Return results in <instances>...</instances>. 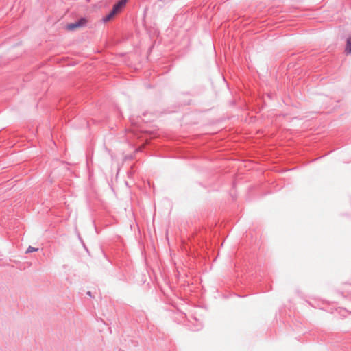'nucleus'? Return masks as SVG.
I'll use <instances>...</instances> for the list:
<instances>
[{"label":"nucleus","mask_w":351,"mask_h":351,"mask_svg":"<svg viewBox=\"0 0 351 351\" xmlns=\"http://www.w3.org/2000/svg\"><path fill=\"white\" fill-rule=\"evenodd\" d=\"M87 23V19L85 17H81L77 21L71 23H69L66 25V29L69 31H73L77 28L83 27L86 26Z\"/></svg>","instance_id":"obj_1"},{"label":"nucleus","mask_w":351,"mask_h":351,"mask_svg":"<svg viewBox=\"0 0 351 351\" xmlns=\"http://www.w3.org/2000/svg\"><path fill=\"white\" fill-rule=\"evenodd\" d=\"M127 1L128 0H119L113 5L112 10L117 14L125 6Z\"/></svg>","instance_id":"obj_2"},{"label":"nucleus","mask_w":351,"mask_h":351,"mask_svg":"<svg viewBox=\"0 0 351 351\" xmlns=\"http://www.w3.org/2000/svg\"><path fill=\"white\" fill-rule=\"evenodd\" d=\"M115 15H116L115 12H114L111 10L110 12L107 15H106L104 17H103L102 21H103L104 23L108 22L112 19H113Z\"/></svg>","instance_id":"obj_3"},{"label":"nucleus","mask_w":351,"mask_h":351,"mask_svg":"<svg viewBox=\"0 0 351 351\" xmlns=\"http://www.w3.org/2000/svg\"><path fill=\"white\" fill-rule=\"evenodd\" d=\"M346 51L351 54V36L347 39Z\"/></svg>","instance_id":"obj_4"},{"label":"nucleus","mask_w":351,"mask_h":351,"mask_svg":"<svg viewBox=\"0 0 351 351\" xmlns=\"http://www.w3.org/2000/svg\"><path fill=\"white\" fill-rule=\"evenodd\" d=\"M38 248H35L34 247H32V246H29V247L26 250V253H31V252H36L38 251Z\"/></svg>","instance_id":"obj_5"},{"label":"nucleus","mask_w":351,"mask_h":351,"mask_svg":"<svg viewBox=\"0 0 351 351\" xmlns=\"http://www.w3.org/2000/svg\"><path fill=\"white\" fill-rule=\"evenodd\" d=\"M86 294H87L88 295H89V296L92 297V293H91V292H90V291H87Z\"/></svg>","instance_id":"obj_6"}]
</instances>
